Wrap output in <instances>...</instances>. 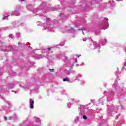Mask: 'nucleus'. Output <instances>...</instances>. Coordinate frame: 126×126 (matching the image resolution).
<instances>
[{"label": "nucleus", "instance_id": "nucleus-4", "mask_svg": "<svg viewBox=\"0 0 126 126\" xmlns=\"http://www.w3.org/2000/svg\"><path fill=\"white\" fill-rule=\"evenodd\" d=\"M107 28H108V27L107 26H104V27H103L104 30H105V29H107Z\"/></svg>", "mask_w": 126, "mask_h": 126}, {"label": "nucleus", "instance_id": "nucleus-5", "mask_svg": "<svg viewBox=\"0 0 126 126\" xmlns=\"http://www.w3.org/2000/svg\"><path fill=\"white\" fill-rule=\"evenodd\" d=\"M75 62L77 63V58H75Z\"/></svg>", "mask_w": 126, "mask_h": 126}, {"label": "nucleus", "instance_id": "nucleus-3", "mask_svg": "<svg viewBox=\"0 0 126 126\" xmlns=\"http://www.w3.org/2000/svg\"><path fill=\"white\" fill-rule=\"evenodd\" d=\"M83 119H84V120H87V117L86 115H84L83 116Z\"/></svg>", "mask_w": 126, "mask_h": 126}, {"label": "nucleus", "instance_id": "nucleus-8", "mask_svg": "<svg viewBox=\"0 0 126 126\" xmlns=\"http://www.w3.org/2000/svg\"><path fill=\"white\" fill-rule=\"evenodd\" d=\"M48 51H51V48H48Z\"/></svg>", "mask_w": 126, "mask_h": 126}, {"label": "nucleus", "instance_id": "nucleus-2", "mask_svg": "<svg viewBox=\"0 0 126 126\" xmlns=\"http://www.w3.org/2000/svg\"><path fill=\"white\" fill-rule=\"evenodd\" d=\"M63 81H69V79H68L67 78H64L63 79Z\"/></svg>", "mask_w": 126, "mask_h": 126}, {"label": "nucleus", "instance_id": "nucleus-7", "mask_svg": "<svg viewBox=\"0 0 126 126\" xmlns=\"http://www.w3.org/2000/svg\"><path fill=\"white\" fill-rule=\"evenodd\" d=\"M5 120H7V117H4Z\"/></svg>", "mask_w": 126, "mask_h": 126}, {"label": "nucleus", "instance_id": "nucleus-10", "mask_svg": "<svg viewBox=\"0 0 126 126\" xmlns=\"http://www.w3.org/2000/svg\"><path fill=\"white\" fill-rule=\"evenodd\" d=\"M78 58H79V56H78Z\"/></svg>", "mask_w": 126, "mask_h": 126}, {"label": "nucleus", "instance_id": "nucleus-6", "mask_svg": "<svg viewBox=\"0 0 126 126\" xmlns=\"http://www.w3.org/2000/svg\"><path fill=\"white\" fill-rule=\"evenodd\" d=\"M49 70H50L51 72H52V71L54 70V69H50Z\"/></svg>", "mask_w": 126, "mask_h": 126}, {"label": "nucleus", "instance_id": "nucleus-1", "mask_svg": "<svg viewBox=\"0 0 126 126\" xmlns=\"http://www.w3.org/2000/svg\"><path fill=\"white\" fill-rule=\"evenodd\" d=\"M30 105L31 109H34V100H32V99H30Z\"/></svg>", "mask_w": 126, "mask_h": 126}, {"label": "nucleus", "instance_id": "nucleus-9", "mask_svg": "<svg viewBox=\"0 0 126 126\" xmlns=\"http://www.w3.org/2000/svg\"><path fill=\"white\" fill-rule=\"evenodd\" d=\"M22 1H25V0H21Z\"/></svg>", "mask_w": 126, "mask_h": 126}]
</instances>
